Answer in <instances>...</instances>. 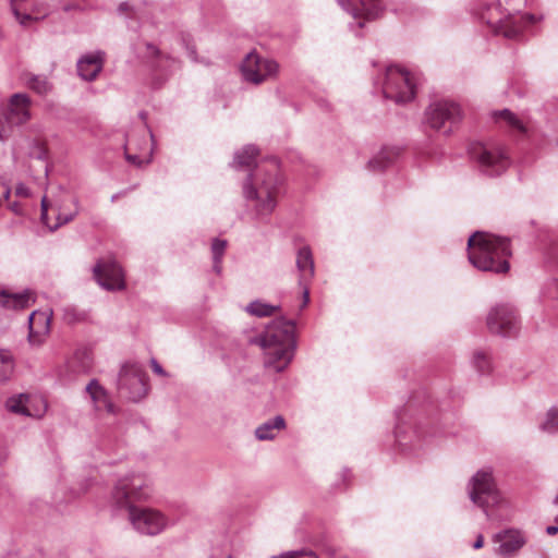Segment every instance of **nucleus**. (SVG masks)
I'll use <instances>...</instances> for the list:
<instances>
[{
  "instance_id": "f257e3e1",
  "label": "nucleus",
  "mask_w": 558,
  "mask_h": 558,
  "mask_svg": "<svg viewBox=\"0 0 558 558\" xmlns=\"http://www.w3.org/2000/svg\"><path fill=\"white\" fill-rule=\"evenodd\" d=\"M150 495L151 482L148 476L131 473L117 481L111 498L118 508L129 509V519L138 533L155 536L169 526V520L156 509L133 506L135 501L146 500Z\"/></svg>"
},
{
  "instance_id": "f03ea898",
  "label": "nucleus",
  "mask_w": 558,
  "mask_h": 558,
  "mask_svg": "<svg viewBox=\"0 0 558 558\" xmlns=\"http://www.w3.org/2000/svg\"><path fill=\"white\" fill-rule=\"evenodd\" d=\"M281 184L279 161L276 157L256 166L247 175L242 185L243 197L252 204L256 218L263 220L274 213Z\"/></svg>"
},
{
  "instance_id": "7ed1b4c3",
  "label": "nucleus",
  "mask_w": 558,
  "mask_h": 558,
  "mask_svg": "<svg viewBox=\"0 0 558 558\" xmlns=\"http://www.w3.org/2000/svg\"><path fill=\"white\" fill-rule=\"evenodd\" d=\"M510 256V242L507 238L476 231L468 240L469 260L480 270L507 272L510 267L508 263Z\"/></svg>"
},
{
  "instance_id": "20e7f679",
  "label": "nucleus",
  "mask_w": 558,
  "mask_h": 558,
  "mask_svg": "<svg viewBox=\"0 0 558 558\" xmlns=\"http://www.w3.org/2000/svg\"><path fill=\"white\" fill-rule=\"evenodd\" d=\"M295 325L290 319L274 320L259 337L258 343L265 351V365L276 372L284 371L294 356Z\"/></svg>"
},
{
  "instance_id": "39448f33",
  "label": "nucleus",
  "mask_w": 558,
  "mask_h": 558,
  "mask_svg": "<svg viewBox=\"0 0 558 558\" xmlns=\"http://www.w3.org/2000/svg\"><path fill=\"white\" fill-rule=\"evenodd\" d=\"M381 88L383 96L401 105L414 99L415 83L409 71L389 65L374 82Z\"/></svg>"
},
{
  "instance_id": "423d86ee",
  "label": "nucleus",
  "mask_w": 558,
  "mask_h": 558,
  "mask_svg": "<svg viewBox=\"0 0 558 558\" xmlns=\"http://www.w3.org/2000/svg\"><path fill=\"white\" fill-rule=\"evenodd\" d=\"M469 153L478 170L488 177L500 175L510 163L507 151L492 143H473Z\"/></svg>"
},
{
  "instance_id": "0eeeda50",
  "label": "nucleus",
  "mask_w": 558,
  "mask_h": 558,
  "mask_svg": "<svg viewBox=\"0 0 558 558\" xmlns=\"http://www.w3.org/2000/svg\"><path fill=\"white\" fill-rule=\"evenodd\" d=\"M466 489L471 501L482 508L486 517L489 515L488 507L496 506L501 501L500 493L489 469L478 470L470 478Z\"/></svg>"
},
{
  "instance_id": "6e6552de",
  "label": "nucleus",
  "mask_w": 558,
  "mask_h": 558,
  "mask_svg": "<svg viewBox=\"0 0 558 558\" xmlns=\"http://www.w3.org/2000/svg\"><path fill=\"white\" fill-rule=\"evenodd\" d=\"M488 330L505 338L518 336L521 320L517 310L509 303L497 304L490 308L486 317Z\"/></svg>"
},
{
  "instance_id": "1a4fd4ad",
  "label": "nucleus",
  "mask_w": 558,
  "mask_h": 558,
  "mask_svg": "<svg viewBox=\"0 0 558 558\" xmlns=\"http://www.w3.org/2000/svg\"><path fill=\"white\" fill-rule=\"evenodd\" d=\"M118 389L130 400L140 401L148 391L147 376L138 363H125L118 376Z\"/></svg>"
},
{
  "instance_id": "9d476101",
  "label": "nucleus",
  "mask_w": 558,
  "mask_h": 558,
  "mask_svg": "<svg viewBox=\"0 0 558 558\" xmlns=\"http://www.w3.org/2000/svg\"><path fill=\"white\" fill-rule=\"evenodd\" d=\"M425 118L430 128L448 134L461 121L462 110L460 105L454 101L439 100L429 105Z\"/></svg>"
},
{
  "instance_id": "9b49d317",
  "label": "nucleus",
  "mask_w": 558,
  "mask_h": 558,
  "mask_svg": "<svg viewBox=\"0 0 558 558\" xmlns=\"http://www.w3.org/2000/svg\"><path fill=\"white\" fill-rule=\"evenodd\" d=\"M278 71L277 61L264 58L254 51L247 53L241 64L243 80L255 85L276 77Z\"/></svg>"
},
{
  "instance_id": "f8f14e48",
  "label": "nucleus",
  "mask_w": 558,
  "mask_h": 558,
  "mask_svg": "<svg viewBox=\"0 0 558 558\" xmlns=\"http://www.w3.org/2000/svg\"><path fill=\"white\" fill-rule=\"evenodd\" d=\"M31 119V98L23 93L13 94L8 104L4 121L0 122V141L9 136L11 128L21 125Z\"/></svg>"
},
{
  "instance_id": "ddd939ff",
  "label": "nucleus",
  "mask_w": 558,
  "mask_h": 558,
  "mask_svg": "<svg viewBox=\"0 0 558 558\" xmlns=\"http://www.w3.org/2000/svg\"><path fill=\"white\" fill-rule=\"evenodd\" d=\"M538 20L534 14L526 13L511 15L497 22L488 19L486 23L494 26L496 34H501L509 39H518L527 27L535 24Z\"/></svg>"
},
{
  "instance_id": "4468645a",
  "label": "nucleus",
  "mask_w": 558,
  "mask_h": 558,
  "mask_svg": "<svg viewBox=\"0 0 558 558\" xmlns=\"http://www.w3.org/2000/svg\"><path fill=\"white\" fill-rule=\"evenodd\" d=\"M339 5L357 20V27L364 26V21H372L380 16L384 8L380 0H337Z\"/></svg>"
},
{
  "instance_id": "2eb2a0df",
  "label": "nucleus",
  "mask_w": 558,
  "mask_h": 558,
  "mask_svg": "<svg viewBox=\"0 0 558 558\" xmlns=\"http://www.w3.org/2000/svg\"><path fill=\"white\" fill-rule=\"evenodd\" d=\"M296 268L299 271V286L302 288V308L310 302V282L315 275V264L312 250L308 245L300 247L296 252Z\"/></svg>"
},
{
  "instance_id": "dca6fc26",
  "label": "nucleus",
  "mask_w": 558,
  "mask_h": 558,
  "mask_svg": "<svg viewBox=\"0 0 558 558\" xmlns=\"http://www.w3.org/2000/svg\"><path fill=\"white\" fill-rule=\"evenodd\" d=\"M5 408L15 414L29 417H40L45 413L47 405L41 398L32 397L27 393H20L8 398L5 401Z\"/></svg>"
},
{
  "instance_id": "f3484780",
  "label": "nucleus",
  "mask_w": 558,
  "mask_h": 558,
  "mask_svg": "<svg viewBox=\"0 0 558 558\" xmlns=\"http://www.w3.org/2000/svg\"><path fill=\"white\" fill-rule=\"evenodd\" d=\"M94 276L97 282L107 290H122L124 288V274L117 262L97 263L94 267Z\"/></svg>"
},
{
  "instance_id": "a211bd4d",
  "label": "nucleus",
  "mask_w": 558,
  "mask_h": 558,
  "mask_svg": "<svg viewBox=\"0 0 558 558\" xmlns=\"http://www.w3.org/2000/svg\"><path fill=\"white\" fill-rule=\"evenodd\" d=\"M405 410L397 412V424L395 429L396 441L402 450L411 449L418 442L423 430L420 425L405 421Z\"/></svg>"
},
{
  "instance_id": "6ab92c4d",
  "label": "nucleus",
  "mask_w": 558,
  "mask_h": 558,
  "mask_svg": "<svg viewBox=\"0 0 558 558\" xmlns=\"http://www.w3.org/2000/svg\"><path fill=\"white\" fill-rule=\"evenodd\" d=\"M146 58L155 75L166 80L180 69V61L170 54L163 53L153 44H146Z\"/></svg>"
},
{
  "instance_id": "aec40b11",
  "label": "nucleus",
  "mask_w": 558,
  "mask_h": 558,
  "mask_svg": "<svg viewBox=\"0 0 558 558\" xmlns=\"http://www.w3.org/2000/svg\"><path fill=\"white\" fill-rule=\"evenodd\" d=\"M494 541L499 543L497 554L504 558L512 557L525 544L522 533L515 529L500 531L494 536Z\"/></svg>"
},
{
  "instance_id": "412c9836",
  "label": "nucleus",
  "mask_w": 558,
  "mask_h": 558,
  "mask_svg": "<svg viewBox=\"0 0 558 558\" xmlns=\"http://www.w3.org/2000/svg\"><path fill=\"white\" fill-rule=\"evenodd\" d=\"M51 315L34 311L28 316V341L32 345H40L50 330Z\"/></svg>"
},
{
  "instance_id": "4be33fe9",
  "label": "nucleus",
  "mask_w": 558,
  "mask_h": 558,
  "mask_svg": "<svg viewBox=\"0 0 558 558\" xmlns=\"http://www.w3.org/2000/svg\"><path fill=\"white\" fill-rule=\"evenodd\" d=\"M104 62L105 53L102 51L86 53L77 60V74L84 81L92 82L101 72Z\"/></svg>"
},
{
  "instance_id": "5701e85b",
  "label": "nucleus",
  "mask_w": 558,
  "mask_h": 558,
  "mask_svg": "<svg viewBox=\"0 0 558 558\" xmlns=\"http://www.w3.org/2000/svg\"><path fill=\"white\" fill-rule=\"evenodd\" d=\"M35 301L36 295L29 289L21 292L0 289V306L4 310L22 311L29 307Z\"/></svg>"
},
{
  "instance_id": "b1692460",
  "label": "nucleus",
  "mask_w": 558,
  "mask_h": 558,
  "mask_svg": "<svg viewBox=\"0 0 558 558\" xmlns=\"http://www.w3.org/2000/svg\"><path fill=\"white\" fill-rule=\"evenodd\" d=\"M85 391L89 396L96 411L105 410L108 413H113V404L109 399L108 392L97 379H92L87 384Z\"/></svg>"
},
{
  "instance_id": "393cba45",
  "label": "nucleus",
  "mask_w": 558,
  "mask_h": 558,
  "mask_svg": "<svg viewBox=\"0 0 558 558\" xmlns=\"http://www.w3.org/2000/svg\"><path fill=\"white\" fill-rule=\"evenodd\" d=\"M284 427L286 421L283 416L276 415L256 427L255 437L258 440H272Z\"/></svg>"
},
{
  "instance_id": "a878e982",
  "label": "nucleus",
  "mask_w": 558,
  "mask_h": 558,
  "mask_svg": "<svg viewBox=\"0 0 558 558\" xmlns=\"http://www.w3.org/2000/svg\"><path fill=\"white\" fill-rule=\"evenodd\" d=\"M399 153L396 147H385L368 161L367 167L372 171H383L396 161Z\"/></svg>"
},
{
  "instance_id": "bb28decb",
  "label": "nucleus",
  "mask_w": 558,
  "mask_h": 558,
  "mask_svg": "<svg viewBox=\"0 0 558 558\" xmlns=\"http://www.w3.org/2000/svg\"><path fill=\"white\" fill-rule=\"evenodd\" d=\"M257 155V147L254 145H246L235 153L232 166L235 169L250 168L255 162Z\"/></svg>"
},
{
  "instance_id": "cd10ccee",
  "label": "nucleus",
  "mask_w": 558,
  "mask_h": 558,
  "mask_svg": "<svg viewBox=\"0 0 558 558\" xmlns=\"http://www.w3.org/2000/svg\"><path fill=\"white\" fill-rule=\"evenodd\" d=\"M280 310L279 305H272L260 300H255L248 303L245 311L256 317H269Z\"/></svg>"
},
{
  "instance_id": "c85d7f7f",
  "label": "nucleus",
  "mask_w": 558,
  "mask_h": 558,
  "mask_svg": "<svg viewBox=\"0 0 558 558\" xmlns=\"http://www.w3.org/2000/svg\"><path fill=\"white\" fill-rule=\"evenodd\" d=\"M25 82L28 88L41 96L49 94L52 89V84L45 75L26 74Z\"/></svg>"
},
{
  "instance_id": "c756f323",
  "label": "nucleus",
  "mask_w": 558,
  "mask_h": 558,
  "mask_svg": "<svg viewBox=\"0 0 558 558\" xmlns=\"http://www.w3.org/2000/svg\"><path fill=\"white\" fill-rule=\"evenodd\" d=\"M494 119L497 122H504L507 126L512 130H515L520 133H525V126L522 121L510 110L504 109L500 111H496L493 114Z\"/></svg>"
},
{
  "instance_id": "7c9ffc66",
  "label": "nucleus",
  "mask_w": 558,
  "mask_h": 558,
  "mask_svg": "<svg viewBox=\"0 0 558 558\" xmlns=\"http://www.w3.org/2000/svg\"><path fill=\"white\" fill-rule=\"evenodd\" d=\"M15 361L10 350L0 349V383L10 379L14 372Z\"/></svg>"
},
{
  "instance_id": "2f4dec72",
  "label": "nucleus",
  "mask_w": 558,
  "mask_h": 558,
  "mask_svg": "<svg viewBox=\"0 0 558 558\" xmlns=\"http://www.w3.org/2000/svg\"><path fill=\"white\" fill-rule=\"evenodd\" d=\"M56 7V0H35L32 11L28 12L33 15L31 22L45 19Z\"/></svg>"
},
{
  "instance_id": "473e14b6",
  "label": "nucleus",
  "mask_w": 558,
  "mask_h": 558,
  "mask_svg": "<svg viewBox=\"0 0 558 558\" xmlns=\"http://www.w3.org/2000/svg\"><path fill=\"white\" fill-rule=\"evenodd\" d=\"M472 364L480 374H489L492 371L490 355L484 350L474 351Z\"/></svg>"
},
{
  "instance_id": "72a5a7b5",
  "label": "nucleus",
  "mask_w": 558,
  "mask_h": 558,
  "mask_svg": "<svg viewBox=\"0 0 558 558\" xmlns=\"http://www.w3.org/2000/svg\"><path fill=\"white\" fill-rule=\"evenodd\" d=\"M542 432L554 435L558 434V408H550L539 424Z\"/></svg>"
},
{
  "instance_id": "f704fd0d",
  "label": "nucleus",
  "mask_w": 558,
  "mask_h": 558,
  "mask_svg": "<svg viewBox=\"0 0 558 558\" xmlns=\"http://www.w3.org/2000/svg\"><path fill=\"white\" fill-rule=\"evenodd\" d=\"M227 241L216 238L211 242V254L214 262V270L219 274L221 271V260L227 248Z\"/></svg>"
},
{
  "instance_id": "c9c22d12",
  "label": "nucleus",
  "mask_w": 558,
  "mask_h": 558,
  "mask_svg": "<svg viewBox=\"0 0 558 558\" xmlns=\"http://www.w3.org/2000/svg\"><path fill=\"white\" fill-rule=\"evenodd\" d=\"M25 1L26 0H10L12 13L22 26H27L33 19V15L22 5Z\"/></svg>"
},
{
  "instance_id": "e433bc0d",
  "label": "nucleus",
  "mask_w": 558,
  "mask_h": 558,
  "mask_svg": "<svg viewBox=\"0 0 558 558\" xmlns=\"http://www.w3.org/2000/svg\"><path fill=\"white\" fill-rule=\"evenodd\" d=\"M63 317L68 323L73 324L84 320L86 318V313L80 311L73 305H68L63 307Z\"/></svg>"
},
{
  "instance_id": "4c0bfd02",
  "label": "nucleus",
  "mask_w": 558,
  "mask_h": 558,
  "mask_svg": "<svg viewBox=\"0 0 558 558\" xmlns=\"http://www.w3.org/2000/svg\"><path fill=\"white\" fill-rule=\"evenodd\" d=\"M72 202H73V205H74V209L69 211V213H64V211L59 210V213L57 215L58 222H57V225L53 228H51L52 230L59 228L62 225H65V223L70 222L78 214V201H77V198H73Z\"/></svg>"
},
{
  "instance_id": "58836bf2",
  "label": "nucleus",
  "mask_w": 558,
  "mask_h": 558,
  "mask_svg": "<svg viewBox=\"0 0 558 558\" xmlns=\"http://www.w3.org/2000/svg\"><path fill=\"white\" fill-rule=\"evenodd\" d=\"M303 557L318 558L317 555L313 550L306 549V548H302L299 550L283 551L280 555L272 556L271 558H303Z\"/></svg>"
},
{
  "instance_id": "ea45409f",
  "label": "nucleus",
  "mask_w": 558,
  "mask_h": 558,
  "mask_svg": "<svg viewBox=\"0 0 558 558\" xmlns=\"http://www.w3.org/2000/svg\"><path fill=\"white\" fill-rule=\"evenodd\" d=\"M180 44L186 50L189 58L193 61H197V53L195 45L192 43V39L189 35L182 34L180 36Z\"/></svg>"
},
{
  "instance_id": "a19ab883",
  "label": "nucleus",
  "mask_w": 558,
  "mask_h": 558,
  "mask_svg": "<svg viewBox=\"0 0 558 558\" xmlns=\"http://www.w3.org/2000/svg\"><path fill=\"white\" fill-rule=\"evenodd\" d=\"M131 145H132V140L130 137H128L126 143H125V158L129 162L136 165V166H142L143 163H148L150 161V158H148L144 161L143 158H141L138 155L130 154L129 149H130Z\"/></svg>"
},
{
  "instance_id": "79ce46f5",
  "label": "nucleus",
  "mask_w": 558,
  "mask_h": 558,
  "mask_svg": "<svg viewBox=\"0 0 558 558\" xmlns=\"http://www.w3.org/2000/svg\"><path fill=\"white\" fill-rule=\"evenodd\" d=\"M15 193L20 197H28L31 195V190L23 183H19L15 189Z\"/></svg>"
},
{
  "instance_id": "37998d69",
  "label": "nucleus",
  "mask_w": 558,
  "mask_h": 558,
  "mask_svg": "<svg viewBox=\"0 0 558 558\" xmlns=\"http://www.w3.org/2000/svg\"><path fill=\"white\" fill-rule=\"evenodd\" d=\"M150 366H151L153 372L156 373L157 375H160V376L167 375L165 369L161 367V365L155 359H151Z\"/></svg>"
},
{
  "instance_id": "c03bdc74",
  "label": "nucleus",
  "mask_w": 558,
  "mask_h": 558,
  "mask_svg": "<svg viewBox=\"0 0 558 558\" xmlns=\"http://www.w3.org/2000/svg\"><path fill=\"white\" fill-rule=\"evenodd\" d=\"M47 216H48V201L46 197H44L41 199V220L44 223H48Z\"/></svg>"
},
{
  "instance_id": "a18cd8bd",
  "label": "nucleus",
  "mask_w": 558,
  "mask_h": 558,
  "mask_svg": "<svg viewBox=\"0 0 558 558\" xmlns=\"http://www.w3.org/2000/svg\"><path fill=\"white\" fill-rule=\"evenodd\" d=\"M483 545H484V537H483V535H481V534H480V535L476 537V539H475V542H474V544H473V548H474V549H480V548H482V547H483Z\"/></svg>"
},
{
  "instance_id": "49530a36",
  "label": "nucleus",
  "mask_w": 558,
  "mask_h": 558,
  "mask_svg": "<svg viewBox=\"0 0 558 558\" xmlns=\"http://www.w3.org/2000/svg\"><path fill=\"white\" fill-rule=\"evenodd\" d=\"M119 12L120 13H124L126 12L128 10H130V4L129 2H122L120 5H119Z\"/></svg>"
},
{
  "instance_id": "de8ad7c7",
  "label": "nucleus",
  "mask_w": 558,
  "mask_h": 558,
  "mask_svg": "<svg viewBox=\"0 0 558 558\" xmlns=\"http://www.w3.org/2000/svg\"><path fill=\"white\" fill-rule=\"evenodd\" d=\"M546 532L549 535H555L558 532V526L557 525H549V526H547Z\"/></svg>"
},
{
  "instance_id": "09e8293b",
  "label": "nucleus",
  "mask_w": 558,
  "mask_h": 558,
  "mask_svg": "<svg viewBox=\"0 0 558 558\" xmlns=\"http://www.w3.org/2000/svg\"><path fill=\"white\" fill-rule=\"evenodd\" d=\"M10 192H11V191H10V187H8V186H7V187L4 189V192H3V195H4V197H5V198H8V197H9Z\"/></svg>"
},
{
  "instance_id": "8fccbe9b",
  "label": "nucleus",
  "mask_w": 558,
  "mask_h": 558,
  "mask_svg": "<svg viewBox=\"0 0 558 558\" xmlns=\"http://www.w3.org/2000/svg\"><path fill=\"white\" fill-rule=\"evenodd\" d=\"M118 197H119V194H114V195H112L111 201L114 202Z\"/></svg>"
},
{
  "instance_id": "3c124183",
  "label": "nucleus",
  "mask_w": 558,
  "mask_h": 558,
  "mask_svg": "<svg viewBox=\"0 0 558 558\" xmlns=\"http://www.w3.org/2000/svg\"><path fill=\"white\" fill-rule=\"evenodd\" d=\"M554 504L555 505H558V495L556 496V498L554 499Z\"/></svg>"
}]
</instances>
